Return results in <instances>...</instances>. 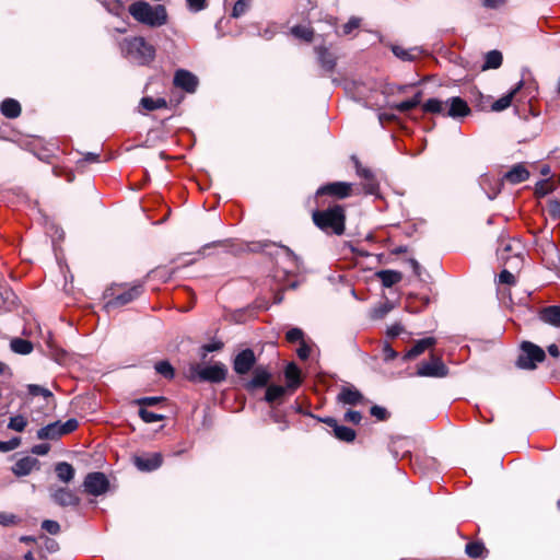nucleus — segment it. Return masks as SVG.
<instances>
[{
    "label": "nucleus",
    "mask_w": 560,
    "mask_h": 560,
    "mask_svg": "<svg viewBox=\"0 0 560 560\" xmlns=\"http://www.w3.org/2000/svg\"><path fill=\"white\" fill-rule=\"evenodd\" d=\"M130 15L141 24L160 27L167 23V11L164 5H151L145 1H136L129 5Z\"/></svg>",
    "instance_id": "obj_1"
},
{
    "label": "nucleus",
    "mask_w": 560,
    "mask_h": 560,
    "mask_svg": "<svg viewBox=\"0 0 560 560\" xmlns=\"http://www.w3.org/2000/svg\"><path fill=\"white\" fill-rule=\"evenodd\" d=\"M422 109L425 113L439 114L454 119L465 117L470 113L468 104L458 96L451 97L446 101L429 98L423 103Z\"/></svg>",
    "instance_id": "obj_2"
},
{
    "label": "nucleus",
    "mask_w": 560,
    "mask_h": 560,
    "mask_svg": "<svg viewBox=\"0 0 560 560\" xmlns=\"http://www.w3.org/2000/svg\"><path fill=\"white\" fill-rule=\"evenodd\" d=\"M313 221L323 232L341 235L345 232V209L342 206L336 205L326 210L314 211Z\"/></svg>",
    "instance_id": "obj_3"
},
{
    "label": "nucleus",
    "mask_w": 560,
    "mask_h": 560,
    "mask_svg": "<svg viewBox=\"0 0 560 560\" xmlns=\"http://www.w3.org/2000/svg\"><path fill=\"white\" fill-rule=\"evenodd\" d=\"M124 55L137 65H148L154 59L155 49L143 37L125 38L121 43Z\"/></svg>",
    "instance_id": "obj_4"
},
{
    "label": "nucleus",
    "mask_w": 560,
    "mask_h": 560,
    "mask_svg": "<svg viewBox=\"0 0 560 560\" xmlns=\"http://www.w3.org/2000/svg\"><path fill=\"white\" fill-rule=\"evenodd\" d=\"M282 271L285 276H292L293 281L282 278V291L287 288L295 289L302 281H304L305 268L301 259L287 246L282 245Z\"/></svg>",
    "instance_id": "obj_5"
},
{
    "label": "nucleus",
    "mask_w": 560,
    "mask_h": 560,
    "mask_svg": "<svg viewBox=\"0 0 560 560\" xmlns=\"http://www.w3.org/2000/svg\"><path fill=\"white\" fill-rule=\"evenodd\" d=\"M228 369L221 362L212 365L191 364L188 370L190 381L221 383L226 378Z\"/></svg>",
    "instance_id": "obj_6"
},
{
    "label": "nucleus",
    "mask_w": 560,
    "mask_h": 560,
    "mask_svg": "<svg viewBox=\"0 0 560 560\" xmlns=\"http://www.w3.org/2000/svg\"><path fill=\"white\" fill-rule=\"evenodd\" d=\"M545 358L546 353L540 347L529 341H524L521 347V353L516 361V365L520 369L534 370L538 363L545 360Z\"/></svg>",
    "instance_id": "obj_7"
},
{
    "label": "nucleus",
    "mask_w": 560,
    "mask_h": 560,
    "mask_svg": "<svg viewBox=\"0 0 560 560\" xmlns=\"http://www.w3.org/2000/svg\"><path fill=\"white\" fill-rule=\"evenodd\" d=\"M448 374L447 366L441 358L431 357L430 361L421 362L417 369V375L422 377H445Z\"/></svg>",
    "instance_id": "obj_8"
},
{
    "label": "nucleus",
    "mask_w": 560,
    "mask_h": 560,
    "mask_svg": "<svg viewBox=\"0 0 560 560\" xmlns=\"http://www.w3.org/2000/svg\"><path fill=\"white\" fill-rule=\"evenodd\" d=\"M83 487L89 494L98 497L107 492L109 481L103 472H90L83 481Z\"/></svg>",
    "instance_id": "obj_9"
},
{
    "label": "nucleus",
    "mask_w": 560,
    "mask_h": 560,
    "mask_svg": "<svg viewBox=\"0 0 560 560\" xmlns=\"http://www.w3.org/2000/svg\"><path fill=\"white\" fill-rule=\"evenodd\" d=\"M284 377V385H282V395L285 392L293 393L296 390L304 378V375L301 369L296 365L295 362H289L284 370L282 371Z\"/></svg>",
    "instance_id": "obj_10"
},
{
    "label": "nucleus",
    "mask_w": 560,
    "mask_h": 560,
    "mask_svg": "<svg viewBox=\"0 0 560 560\" xmlns=\"http://www.w3.org/2000/svg\"><path fill=\"white\" fill-rule=\"evenodd\" d=\"M314 52L322 70L325 73H332L337 65L336 55L325 45H316Z\"/></svg>",
    "instance_id": "obj_11"
},
{
    "label": "nucleus",
    "mask_w": 560,
    "mask_h": 560,
    "mask_svg": "<svg viewBox=\"0 0 560 560\" xmlns=\"http://www.w3.org/2000/svg\"><path fill=\"white\" fill-rule=\"evenodd\" d=\"M352 194V184L346 182H334L319 187L316 191L317 196L330 195L339 199L347 198Z\"/></svg>",
    "instance_id": "obj_12"
},
{
    "label": "nucleus",
    "mask_w": 560,
    "mask_h": 560,
    "mask_svg": "<svg viewBox=\"0 0 560 560\" xmlns=\"http://www.w3.org/2000/svg\"><path fill=\"white\" fill-rule=\"evenodd\" d=\"M352 161L354 163L357 175L364 180L365 192L369 195L376 194L378 190V183L375 179L373 172L370 168L362 166L358 158L352 156Z\"/></svg>",
    "instance_id": "obj_13"
},
{
    "label": "nucleus",
    "mask_w": 560,
    "mask_h": 560,
    "mask_svg": "<svg viewBox=\"0 0 560 560\" xmlns=\"http://www.w3.org/2000/svg\"><path fill=\"white\" fill-rule=\"evenodd\" d=\"M319 420L332 429L335 438L339 441L347 443L354 441L357 433L353 429L338 424L337 420L330 417L322 418Z\"/></svg>",
    "instance_id": "obj_14"
},
{
    "label": "nucleus",
    "mask_w": 560,
    "mask_h": 560,
    "mask_svg": "<svg viewBox=\"0 0 560 560\" xmlns=\"http://www.w3.org/2000/svg\"><path fill=\"white\" fill-rule=\"evenodd\" d=\"M255 362L256 358L254 351L252 349H245L234 359L233 368L237 374L243 375L252 370V368L255 365Z\"/></svg>",
    "instance_id": "obj_15"
},
{
    "label": "nucleus",
    "mask_w": 560,
    "mask_h": 560,
    "mask_svg": "<svg viewBox=\"0 0 560 560\" xmlns=\"http://www.w3.org/2000/svg\"><path fill=\"white\" fill-rule=\"evenodd\" d=\"M174 85L188 93H194L198 85V79L191 72L179 69L175 72Z\"/></svg>",
    "instance_id": "obj_16"
},
{
    "label": "nucleus",
    "mask_w": 560,
    "mask_h": 560,
    "mask_svg": "<svg viewBox=\"0 0 560 560\" xmlns=\"http://www.w3.org/2000/svg\"><path fill=\"white\" fill-rule=\"evenodd\" d=\"M50 497L60 506H77L80 502L75 493L68 488L51 489Z\"/></svg>",
    "instance_id": "obj_17"
},
{
    "label": "nucleus",
    "mask_w": 560,
    "mask_h": 560,
    "mask_svg": "<svg viewBox=\"0 0 560 560\" xmlns=\"http://www.w3.org/2000/svg\"><path fill=\"white\" fill-rule=\"evenodd\" d=\"M39 469V462L32 456H25L15 462L11 470L16 477L28 476L33 470Z\"/></svg>",
    "instance_id": "obj_18"
},
{
    "label": "nucleus",
    "mask_w": 560,
    "mask_h": 560,
    "mask_svg": "<svg viewBox=\"0 0 560 560\" xmlns=\"http://www.w3.org/2000/svg\"><path fill=\"white\" fill-rule=\"evenodd\" d=\"M337 400L343 405L357 406L363 404L364 397L354 386H343Z\"/></svg>",
    "instance_id": "obj_19"
},
{
    "label": "nucleus",
    "mask_w": 560,
    "mask_h": 560,
    "mask_svg": "<svg viewBox=\"0 0 560 560\" xmlns=\"http://www.w3.org/2000/svg\"><path fill=\"white\" fill-rule=\"evenodd\" d=\"M142 292V285L136 284L126 290L125 292L117 294L114 296L110 301H108L107 306L117 307L125 305L131 301H133L136 298H138Z\"/></svg>",
    "instance_id": "obj_20"
},
{
    "label": "nucleus",
    "mask_w": 560,
    "mask_h": 560,
    "mask_svg": "<svg viewBox=\"0 0 560 560\" xmlns=\"http://www.w3.org/2000/svg\"><path fill=\"white\" fill-rule=\"evenodd\" d=\"M280 245L269 241L252 242L245 245L244 250L252 253H265L266 255L273 257L278 255Z\"/></svg>",
    "instance_id": "obj_21"
},
{
    "label": "nucleus",
    "mask_w": 560,
    "mask_h": 560,
    "mask_svg": "<svg viewBox=\"0 0 560 560\" xmlns=\"http://www.w3.org/2000/svg\"><path fill=\"white\" fill-rule=\"evenodd\" d=\"M162 455L159 453H153L148 456H138L135 458V465L142 471L155 470L162 465Z\"/></svg>",
    "instance_id": "obj_22"
},
{
    "label": "nucleus",
    "mask_w": 560,
    "mask_h": 560,
    "mask_svg": "<svg viewBox=\"0 0 560 560\" xmlns=\"http://www.w3.org/2000/svg\"><path fill=\"white\" fill-rule=\"evenodd\" d=\"M524 86V81L521 80L516 83V85L505 95L501 96L492 105L491 109L493 112H501L510 107L514 96L518 93V91Z\"/></svg>",
    "instance_id": "obj_23"
},
{
    "label": "nucleus",
    "mask_w": 560,
    "mask_h": 560,
    "mask_svg": "<svg viewBox=\"0 0 560 560\" xmlns=\"http://www.w3.org/2000/svg\"><path fill=\"white\" fill-rule=\"evenodd\" d=\"M539 319L555 327H560V306L552 305L544 307L539 312Z\"/></svg>",
    "instance_id": "obj_24"
},
{
    "label": "nucleus",
    "mask_w": 560,
    "mask_h": 560,
    "mask_svg": "<svg viewBox=\"0 0 560 560\" xmlns=\"http://www.w3.org/2000/svg\"><path fill=\"white\" fill-rule=\"evenodd\" d=\"M528 177L529 172L527 168L523 164H516L504 174L503 179L511 184H520L525 182Z\"/></svg>",
    "instance_id": "obj_25"
},
{
    "label": "nucleus",
    "mask_w": 560,
    "mask_h": 560,
    "mask_svg": "<svg viewBox=\"0 0 560 560\" xmlns=\"http://www.w3.org/2000/svg\"><path fill=\"white\" fill-rule=\"evenodd\" d=\"M435 345L433 337H427L416 342V345L406 352L404 360H411L423 353L427 349Z\"/></svg>",
    "instance_id": "obj_26"
},
{
    "label": "nucleus",
    "mask_w": 560,
    "mask_h": 560,
    "mask_svg": "<svg viewBox=\"0 0 560 560\" xmlns=\"http://www.w3.org/2000/svg\"><path fill=\"white\" fill-rule=\"evenodd\" d=\"M270 380V373L262 368H257L254 372L253 378L247 383L248 389H255L257 387H264Z\"/></svg>",
    "instance_id": "obj_27"
},
{
    "label": "nucleus",
    "mask_w": 560,
    "mask_h": 560,
    "mask_svg": "<svg viewBox=\"0 0 560 560\" xmlns=\"http://www.w3.org/2000/svg\"><path fill=\"white\" fill-rule=\"evenodd\" d=\"M1 113L7 118H16L21 114V105L13 98H5L0 106Z\"/></svg>",
    "instance_id": "obj_28"
},
{
    "label": "nucleus",
    "mask_w": 560,
    "mask_h": 560,
    "mask_svg": "<svg viewBox=\"0 0 560 560\" xmlns=\"http://www.w3.org/2000/svg\"><path fill=\"white\" fill-rule=\"evenodd\" d=\"M60 421L47 424L37 431V438L40 440H55L61 436Z\"/></svg>",
    "instance_id": "obj_29"
},
{
    "label": "nucleus",
    "mask_w": 560,
    "mask_h": 560,
    "mask_svg": "<svg viewBox=\"0 0 560 560\" xmlns=\"http://www.w3.org/2000/svg\"><path fill=\"white\" fill-rule=\"evenodd\" d=\"M422 98V92H418L412 98L396 103L389 106L390 109H395L399 113H407L413 108H416L420 103Z\"/></svg>",
    "instance_id": "obj_30"
},
{
    "label": "nucleus",
    "mask_w": 560,
    "mask_h": 560,
    "mask_svg": "<svg viewBox=\"0 0 560 560\" xmlns=\"http://www.w3.org/2000/svg\"><path fill=\"white\" fill-rule=\"evenodd\" d=\"M392 51L397 58H399L404 61H411V60L416 59L421 52L420 49L417 47L406 49L398 45L393 46Z\"/></svg>",
    "instance_id": "obj_31"
},
{
    "label": "nucleus",
    "mask_w": 560,
    "mask_h": 560,
    "mask_svg": "<svg viewBox=\"0 0 560 560\" xmlns=\"http://www.w3.org/2000/svg\"><path fill=\"white\" fill-rule=\"evenodd\" d=\"M55 471L57 474V477L59 480L68 483L70 482L74 477V469L72 465H70L67 462H61L56 465Z\"/></svg>",
    "instance_id": "obj_32"
},
{
    "label": "nucleus",
    "mask_w": 560,
    "mask_h": 560,
    "mask_svg": "<svg viewBox=\"0 0 560 560\" xmlns=\"http://www.w3.org/2000/svg\"><path fill=\"white\" fill-rule=\"evenodd\" d=\"M10 347L13 352L19 354H28L33 350L32 342L22 338L11 340Z\"/></svg>",
    "instance_id": "obj_33"
},
{
    "label": "nucleus",
    "mask_w": 560,
    "mask_h": 560,
    "mask_svg": "<svg viewBox=\"0 0 560 560\" xmlns=\"http://www.w3.org/2000/svg\"><path fill=\"white\" fill-rule=\"evenodd\" d=\"M502 54L499 50H491L485 57L482 69H497L502 63Z\"/></svg>",
    "instance_id": "obj_34"
},
{
    "label": "nucleus",
    "mask_w": 560,
    "mask_h": 560,
    "mask_svg": "<svg viewBox=\"0 0 560 560\" xmlns=\"http://www.w3.org/2000/svg\"><path fill=\"white\" fill-rule=\"evenodd\" d=\"M291 34L296 38L310 43L313 39L314 31L312 27L306 25H296L291 28Z\"/></svg>",
    "instance_id": "obj_35"
},
{
    "label": "nucleus",
    "mask_w": 560,
    "mask_h": 560,
    "mask_svg": "<svg viewBox=\"0 0 560 560\" xmlns=\"http://www.w3.org/2000/svg\"><path fill=\"white\" fill-rule=\"evenodd\" d=\"M295 346L296 347L294 348V350H295L298 358L302 361L307 360L310 358V354L312 351V346H313L312 339L306 338L303 341H300L299 343H296Z\"/></svg>",
    "instance_id": "obj_36"
},
{
    "label": "nucleus",
    "mask_w": 560,
    "mask_h": 560,
    "mask_svg": "<svg viewBox=\"0 0 560 560\" xmlns=\"http://www.w3.org/2000/svg\"><path fill=\"white\" fill-rule=\"evenodd\" d=\"M140 104L145 110H155L160 108H165L167 106V103L164 98H153L150 96L142 97Z\"/></svg>",
    "instance_id": "obj_37"
},
{
    "label": "nucleus",
    "mask_w": 560,
    "mask_h": 560,
    "mask_svg": "<svg viewBox=\"0 0 560 560\" xmlns=\"http://www.w3.org/2000/svg\"><path fill=\"white\" fill-rule=\"evenodd\" d=\"M378 277L381 278L382 283L385 287H392V285L396 284L397 282H399L401 279L400 273L397 271H393V270L381 271L378 273Z\"/></svg>",
    "instance_id": "obj_38"
},
{
    "label": "nucleus",
    "mask_w": 560,
    "mask_h": 560,
    "mask_svg": "<svg viewBox=\"0 0 560 560\" xmlns=\"http://www.w3.org/2000/svg\"><path fill=\"white\" fill-rule=\"evenodd\" d=\"M490 185V177L488 175H483L480 179L481 187L487 191L489 199H493L501 191V187L503 185L501 179L495 180L494 187L490 190H487V185Z\"/></svg>",
    "instance_id": "obj_39"
},
{
    "label": "nucleus",
    "mask_w": 560,
    "mask_h": 560,
    "mask_svg": "<svg viewBox=\"0 0 560 560\" xmlns=\"http://www.w3.org/2000/svg\"><path fill=\"white\" fill-rule=\"evenodd\" d=\"M307 337L301 328L292 327L285 332V340L289 345H296L300 341H303Z\"/></svg>",
    "instance_id": "obj_40"
},
{
    "label": "nucleus",
    "mask_w": 560,
    "mask_h": 560,
    "mask_svg": "<svg viewBox=\"0 0 560 560\" xmlns=\"http://www.w3.org/2000/svg\"><path fill=\"white\" fill-rule=\"evenodd\" d=\"M485 546L481 542H468L466 545V553L474 559L482 557V553L485 552Z\"/></svg>",
    "instance_id": "obj_41"
},
{
    "label": "nucleus",
    "mask_w": 560,
    "mask_h": 560,
    "mask_svg": "<svg viewBox=\"0 0 560 560\" xmlns=\"http://www.w3.org/2000/svg\"><path fill=\"white\" fill-rule=\"evenodd\" d=\"M139 417L145 423H153V422L162 421L164 419L163 415L149 411L145 408L139 409Z\"/></svg>",
    "instance_id": "obj_42"
},
{
    "label": "nucleus",
    "mask_w": 560,
    "mask_h": 560,
    "mask_svg": "<svg viewBox=\"0 0 560 560\" xmlns=\"http://www.w3.org/2000/svg\"><path fill=\"white\" fill-rule=\"evenodd\" d=\"M26 425H27V420L21 415L11 417L10 421L8 423V428L13 431H16V432L24 431Z\"/></svg>",
    "instance_id": "obj_43"
},
{
    "label": "nucleus",
    "mask_w": 560,
    "mask_h": 560,
    "mask_svg": "<svg viewBox=\"0 0 560 560\" xmlns=\"http://www.w3.org/2000/svg\"><path fill=\"white\" fill-rule=\"evenodd\" d=\"M27 392L32 396H43L45 398H49L52 396V393L48 388H45L36 384H28Z\"/></svg>",
    "instance_id": "obj_44"
},
{
    "label": "nucleus",
    "mask_w": 560,
    "mask_h": 560,
    "mask_svg": "<svg viewBox=\"0 0 560 560\" xmlns=\"http://www.w3.org/2000/svg\"><path fill=\"white\" fill-rule=\"evenodd\" d=\"M155 370L159 374L163 375L166 378H172L174 376V369L167 361H160L155 364Z\"/></svg>",
    "instance_id": "obj_45"
},
{
    "label": "nucleus",
    "mask_w": 560,
    "mask_h": 560,
    "mask_svg": "<svg viewBox=\"0 0 560 560\" xmlns=\"http://www.w3.org/2000/svg\"><path fill=\"white\" fill-rule=\"evenodd\" d=\"M249 9L248 0H237L232 10L233 18H240L247 12Z\"/></svg>",
    "instance_id": "obj_46"
},
{
    "label": "nucleus",
    "mask_w": 560,
    "mask_h": 560,
    "mask_svg": "<svg viewBox=\"0 0 560 560\" xmlns=\"http://www.w3.org/2000/svg\"><path fill=\"white\" fill-rule=\"evenodd\" d=\"M280 398V386L272 385L267 388L265 394V400L269 404H275Z\"/></svg>",
    "instance_id": "obj_47"
},
{
    "label": "nucleus",
    "mask_w": 560,
    "mask_h": 560,
    "mask_svg": "<svg viewBox=\"0 0 560 560\" xmlns=\"http://www.w3.org/2000/svg\"><path fill=\"white\" fill-rule=\"evenodd\" d=\"M78 425H79L78 420L73 419V418L68 419L63 423L60 422L59 429H60L61 436L73 432L74 430H77Z\"/></svg>",
    "instance_id": "obj_48"
},
{
    "label": "nucleus",
    "mask_w": 560,
    "mask_h": 560,
    "mask_svg": "<svg viewBox=\"0 0 560 560\" xmlns=\"http://www.w3.org/2000/svg\"><path fill=\"white\" fill-rule=\"evenodd\" d=\"M21 444L20 438H13L9 441H0V452H10L19 447Z\"/></svg>",
    "instance_id": "obj_49"
},
{
    "label": "nucleus",
    "mask_w": 560,
    "mask_h": 560,
    "mask_svg": "<svg viewBox=\"0 0 560 560\" xmlns=\"http://www.w3.org/2000/svg\"><path fill=\"white\" fill-rule=\"evenodd\" d=\"M187 7L191 12H200L207 8V0H186Z\"/></svg>",
    "instance_id": "obj_50"
},
{
    "label": "nucleus",
    "mask_w": 560,
    "mask_h": 560,
    "mask_svg": "<svg viewBox=\"0 0 560 560\" xmlns=\"http://www.w3.org/2000/svg\"><path fill=\"white\" fill-rule=\"evenodd\" d=\"M42 528L51 535H57L60 532V525L56 521L46 520L42 523Z\"/></svg>",
    "instance_id": "obj_51"
},
{
    "label": "nucleus",
    "mask_w": 560,
    "mask_h": 560,
    "mask_svg": "<svg viewBox=\"0 0 560 560\" xmlns=\"http://www.w3.org/2000/svg\"><path fill=\"white\" fill-rule=\"evenodd\" d=\"M162 400H164L163 397H159V396H152V397H142V398H139L137 399L135 402L141 407L143 406H155L158 405L159 402H161Z\"/></svg>",
    "instance_id": "obj_52"
},
{
    "label": "nucleus",
    "mask_w": 560,
    "mask_h": 560,
    "mask_svg": "<svg viewBox=\"0 0 560 560\" xmlns=\"http://www.w3.org/2000/svg\"><path fill=\"white\" fill-rule=\"evenodd\" d=\"M509 0H481V4L490 10H499L503 8Z\"/></svg>",
    "instance_id": "obj_53"
},
{
    "label": "nucleus",
    "mask_w": 560,
    "mask_h": 560,
    "mask_svg": "<svg viewBox=\"0 0 560 560\" xmlns=\"http://www.w3.org/2000/svg\"><path fill=\"white\" fill-rule=\"evenodd\" d=\"M371 415L375 417L377 420L384 421L388 418V412L384 407L381 406H373L371 408Z\"/></svg>",
    "instance_id": "obj_54"
},
{
    "label": "nucleus",
    "mask_w": 560,
    "mask_h": 560,
    "mask_svg": "<svg viewBox=\"0 0 560 560\" xmlns=\"http://www.w3.org/2000/svg\"><path fill=\"white\" fill-rule=\"evenodd\" d=\"M360 26V19L351 18L342 27L343 34H351L352 31L357 30Z\"/></svg>",
    "instance_id": "obj_55"
},
{
    "label": "nucleus",
    "mask_w": 560,
    "mask_h": 560,
    "mask_svg": "<svg viewBox=\"0 0 560 560\" xmlns=\"http://www.w3.org/2000/svg\"><path fill=\"white\" fill-rule=\"evenodd\" d=\"M499 281L501 283H505V284H515V277L512 272H510L509 270H502L499 275Z\"/></svg>",
    "instance_id": "obj_56"
},
{
    "label": "nucleus",
    "mask_w": 560,
    "mask_h": 560,
    "mask_svg": "<svg viewBox=\"0 0 560 560\" xmlns=\"http://www.w3.org/2000/svg\"><path fill=\"white\" fill-rule=\"evenodd\" d=\"M222 346H223L222 342H219V341L203 345L201 347V351H202L201 357L205 359L207 353L218 351L222 348Z\"/></svg>",
    "instance_id": "obj_57"
},
{
    "label": "nucleus",
    "mask_w": 560,
    "mask_h": 560,
    "mask_svg": "<svg viewBox=\"0 0 560 560\" xmlns=\"http://www.w3.org/2000/svg\"><path fill=\"white\" fill-rule=\"evenodd\" d=\"M548 212L553 219H560V201H550L548 203Z\"/></svg>",
    "instance_id": "obj_58"
},
{
    "label": "nucleus",
    "mask_w": 560,
    "mask_h": 560,
    "mask_svg": "<svg viewBox=\"0 0 560 560\" xmlns=\"http://www.w3.org/2000/svg\"><path fill=\"white\" fill-rule=\"evenodd\" d=\"M345 420L354 424H359L362 420V415L359 411L349 410L345 413Z\"/></svg>",
    "instance_id": "obj_59"
},
{
    "label": "nucleus",
    "mask_w": 560,
    "mask_h": 560,
    "mask_svg": "<svg viewBox=\"0 0 560 560\" xmlns=\"http://www.w3.org/2000/svg\"><path fill=\"white\" fill-rule=\"evenodd\" d=\"M16 523V516L10 513H0V525L9 526Z\"/></svg>",
    "instance_id": "obj_60"
},
{
    "label": "nucleus",
    "mask_w": 560,
    "mask_h": 560,
    "mask_svg": "<svg viewBox=\"0 0 560 560\" xmlns=\"http://www.w3.org/2000/svg\"><path fill=\"white\" fill-rule=\"evenodd\" d=\"M383 355L386 361H390L396 359L398 353L390 347V345L385 343L383 347Z\"/></svg>",
    "instance_id": "obj_61"
},
{
    "label": "nucleus",
    "mask_w": 560,
    "mask_h": 560,
    "mask_svg": "<svg viewBox=\"0 0 560 560\" xmlns=\"http://www.w3.org/2000/svg\"><path fill=\"white\" fill-rule=\"evenodd\" d=\"M404 331V327L400 324H394L387 328V336L390 338H396Z\"/></svg>",
    "instance_id": "obj_62"
},
{
    "label": "nucleus",
    "mask_w": 560,
    "mask_h": 560,
    "mask_svg": "<svg viewBox=\"0 0 560 560\" xmlns=\"http://www.w3.org/2000/svg\"><path fill=\"white\" fill-rule=\"evenodd\" d=\"M48 451H49V445H47V444H38L32 448V452L36 455H46L48 453Z\"/></svg>",
    "instance_id": "obj_63"
},
{
    "label": "nucleus",
    "mask_w": 560,
    "mask_h": 560,
    "mask_svg": "<svg viewBox=\"0 0 560 560\" xmlns=\"http://www.w3.org/2000/svg\"><path fill=\"white\" fill-rule=\"evenodd\" d=\"M536 190L541 195H546L550 191V188L547 182H541L537 185Z\"/></svg>",
    "instance_id": "obj_64"
}]
</instances>
